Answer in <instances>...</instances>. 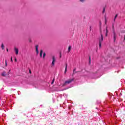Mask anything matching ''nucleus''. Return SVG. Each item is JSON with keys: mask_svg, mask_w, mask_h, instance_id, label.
I'll list each match as a JSON object with an SVG mask.
<instances>
[{"mask_svg": "<svg viewBox=\"0 0 125 125\" xmlns=\"http://www.w3.org/2000/svg\"><path fill=\"white\" fill-rule=\"evenodd\" d=\"M100 33L101 39H99V46L100 47H101V43L102 42H103V34H102V29H101V26L100 27Z\"/></svg>", "mask_w": 125, "mask_h": 125, "instance_id": "obj_1", "label": "nucleus"}, {"mask_svg": "<svg viewBox=\"0 0 125 125\" xmlns=\"http://www.w3.org/2000/svg\"><path fill=\"white\" fill-rule=\"evenodd\" d=\"M74 78H73L72 79H69L68 80L65 81L63 85L65 86V85H67V84H69V83H71L72 82H74Z\"/></svg>", "mask_w": 125, "mask_h": 125, "instance_id": "obj_2", "label": "nucleus"}, {"mask_svg": "<svg viewBox=\"0 0 125 125\" xmlns=\"http://www.w3.org/2000/svg\"><path fill=\"white\" fill-rule=\"evenodd\" d=\"M115 26H114V24L112 25V28L113 30V35H114V42H116V37H117V35L116 34V32H115V29H114Z\"/></svg>", "mask_w": 125, "mask_h": 125, "instance_id": "obj_3", "label": "nucleus"}, {"mask_svg": "<svg viewBox=\"0 0 125 125\" xmlns=\"http://www.w3.org/2000/svg\"><path fill=\"white\" fill-rule=\"evenodd\" d=\"M55 63V57H52V66H54Z\"/></svg>", "mask_w": 125, "mask_h": 125, "instance_id": "obj_4", "label": "nucleus"}, {"mask_svg": "<svg viewBox=\"0 0 125 125\" xmlns=\"http://www.w3.org/2000/svg\"><path fill=\"white\" fill-rule=\"evenodd\" d=\"M76 70H77V68H75L73 69V72L72 73V76H74V75H75V74H77V73H79V71H76Z\"/></svg>", "mask_w": 125, "mask_h": 125, "instance_id": "obj_5", "label": "nucleus"}, {"mask_svg": "<svg viewBox=\"0 0 125 125\" xmlns=\"http://www.w3.org/2000/svg\"><path fill=\"white\" fill-rule=\"evenodd\" d=\"M15 51L16 55H18V53L19 52V50L16 47H15Z\"/></svg>", "mask_w": 125, "mask_h": 125, "instance_id": "obj_6", "label": "nucleus"}, {"mask_svg": "<svg viewBox=\"0 0 125 125\" xmlns=\"http://www.w3.org/2000/svg\"><path fill=\"white\" fill-rule=\"evenodd\" d=\"M36 53L37 54H39V45H37L36 46Z\"/></svg>", "mask_w": 125, "mask_h": 125, "instance_id": "obj_7", "label": "nucleus"}, {"mask_svg": "<svg viewBox=\"0 0 125 125\" xmlns=\"http://www.w3.org/2000/svg\"><path fill=\"white\" fill-rule=\"evenodd\" d=\"M68 68V64L67 63L65 64V69L64 71V74H66L67 73V69Z\"/></svg>", "mask_w": 125, "mask_h": 125, "instance_id": "obj_8", "label": "nucleus"}, {"mask_svg": "<svg viewBox=\"0 0 125 125\" xmlns=\"http://www.w3.org/2000/svg\"><path fill=\"white\" fill-rule=\"evenodd\" d=\"M6 75L5 71H3L1 74V76H2V77H5Z\"/></svg>", "mask_w": 125, "mask_h": 125, "instance_id": "obj_9", "label": "nucleus"}, {"mask_svg": "<svg viewBox=\"0 0 125 125\" xmlns=\"http://www.w3.org/2000/svg\"><path fill=\"white\" fill-rule=\"evenodd\" d=\"M106 33L105 34V37H108V27H106Z\"/></svg>", "mask_w": 125, "mask_h": 125, "instance_id": "obj_10", "label": "nucleus"}, {"mask_svg": "<svg viewBox=\"0 0 125 125\" xmlns=\"http://www.w3.org/2000/svg\"><path fill=\"white\" fill-rule=\"evenodd\" d=\"M1 48H2V50H3L4 49V45H3V43H2L1 45Z\"/></svg>", "mask_w": 125, "mask_h": 125, "instance_id": "obj_11", "label": "nucleus"}, {"mask_svg": "<svg viewBox=\"0 0 125 125\" xmlns=\"http://www.w3.org/2000/svg\"><path fill=\"white\" fill-rule=\"evenodd\" d=\"M42 52H43L42 50H41L40 51V57H42Z\"/></svg>", "mask_w": 125, "mask_h": 125, "instance_id": "obj_12", "label": "nucleus"}, {"mask_svg": "<svg viewBox=\"0 0 125 125\" xmlns=\"http://www.w3.org/2000/svg\"><path fill=\"white\" fill-rule=\"evenodd\" d=\"M71 48H72V46H69L68 47V52L71 51Z\"/></svg>", "mask_w": 125, "mask_h": 125, "instance_id": "obj_13", "label": "nucleus"}, {"mask_svg": "<svg viewBox=\"0 0 125 125\" xmlns=\"http://www.w3.org/2000/svg\"><path fill=\"white\" fill-rule=\"evenodd\" d=\"M117 17H118V15H116L114 19V22L116 21V19H117Z\"/></svg>", "mask_w": 125, "mask_h": 125, "instance_id": "obj_14", "label": "nucleus"}, {"mask_svg": "<svg viewBox=\"0 0 125 125\" xmlns=\"http://www.w3.org/2000/svg\"><path fill=\"white\" fill-rule=\"evenodd\" d=\"M54 81H55V79L54 78L51 83V84H53V83H54Z\"/></svg>", "mask_w": 125, "mask_h": 125, "instance_id": "obj_15", "label": "nucleus"}, {"mask_svg": "<svg viewBox=\"0 0 125 125\" xmlns=\"http://www.w3.org/2000/svg\"><path fill=\"white\" fill-rule=\"evenodd\" d=\"M5 66H7V61H6V60H5Z\"/></svg>", "mask_w": 125, "mask_h": 125, "instance_id": "obj_16", "label": "nucleus"}, {"mask_svg": "<svg viewBox=\"0 0 125 125\" xmlns=\"http://www.w3.org/2000/svg\"><path fill=\"white\" fill-rule=\"evenodd\" d=\"M104 12H105V7L103 8V13H104Z\"/></svg>", "mask_w": 125, "mask_h": 125, "instance_id": "obj_17", "label": "nucleus"}, {"mask_svg": "<svg viewBox=\"0 0 125 125\" xmlns=\"http://www.w3.org/2000/svg\"><path fill=\"white\" fill-rule=\"evenodd\" d=\"M45 57V53H44L43 54V58H44Z\"/></svg>", "mask_w": 125, "mask_h": 125, "instance_id": "obj_18", "label": "nucleus"}, {"mask_svg": "<svg viewBox=\"0 0 125 125\" xmlns=\"http://www.w3.org/2000/svg\"><path fill=\"white\" fill-rule=\"evenodd\" d=\"M89 61H91V59L90 58V56H89Z\"/></svg>", "mask_w": 125, "mask_h": 125, "instance_id": "obj_19", "label": "nucleus"}, {"mask_svg": "<svg viewBox=\"0 0 125 125\" xmlns=\"http://www.w3.org/2000/svg\"><path fill=\"white\" fill-rule=\"evenodd\" d=\"M62 56V53H60V58H61Z\"/></svg>", "mask_w": 125, "mask_h": 125, "instance_id": "obj_20", "label": "nucleus"}, {"mask_svg": "<svg viewBox=\"0 0 125 125\" xmlns=\"http://www.w3.org/2000/svg\"><path fill=\"white\" fill-rule=\"evenodd\" d=\"M15 62H17V59H16V58H15Z\"/></svg>", "mask_w": 125, "mask_h": 125, "instance_id": "obj_21", "label": "nucleus"}, {"mask_svg": "<svg viewBox=\"0 0 125 125\" xmlns=\"http://www.w3.org/2000/svg\"><path fill=\"white\" fill-rule=\"evenodd\" d=\"M29 73L32 74V71H31V70H29Z\"/></svg>", "mask_w": 125, "mask_h": 125, "instance_id": "obj_22", "label": "nucleus"}, {"mask_svg": "<svg viewBox=\"0 0 125 125\" xmlns=\"http://www.w3.org/2000/svg\"><path fill=\"white\" fill-rule=\"evenodd\" d=\"M83 0H80V1H81V2H83Z\"/></svg>", "mask_w": 125, "mask_h": 125, "instance_id": "obj_23", "label": "nucleus"}, {"mask_svg": "<svg viewBox=\"0 0 125 125\" xmlns=\"http://www.w3.org/2000/svg\"><path fill=\"white\" fill-rule=\"evenodd\" d=\"M11 62H13V60H12V58H11Z\"/></svg>", "mask_w": 125, "mask_h": 125, "instance_id": "obj_24", "label": "nucleus"}, {"mask_svg": "<svg viewBox=\"0 0 125 125\" xmlns=\"http://www.w3.org/2000/svg\"><path fill=\"white\" fill-rule=\"evenodd\" d=\"M89 63L90 64L91 63V61H89Z\"/></svg>", "mask_w": 125, "mask_h": 125, "instance_id": "obj_25", "label": "nucleus"}, {"mask_svg": "<svg viewBox=\"0 0 125 125\" xmlns=\"http://www.w3.org/2000/svg\"><path fill=\"white\" fill-rule=\"evenodd\" d=\"M90 30L91 31V26H90Z\"/></svg>", "mask_w": 125, "mask_h": 125, "instance_id": "obj_26", "label": "nucleus"}, {"mask_svg": "<svg viewBox=\"0 0 125 125\" xmlns=\"http://www.w3.org/2000/svg\"><path fill=\"white\" fill-rule=\"evenodd\" d=\"M101 24H102V23H101V22L100 21V25H101Z\"/></svg>", "mask_w": 125, "mask_h": 125, "instance_id": "obj_27", "label": "nucleus"}, {"mask_svg": "<svg viewBox=\"0 0 125 125\" xmlns=\"http://www.w3.org/2000/svg\"><path fill=\"white\" fill-rule=\"evenodd\" d=\"M6 50H7V51H8V49L7 48V49H6Z\"/></svg>", "mask_w": 125, "mask_h": 125, "instance_id": "obj_28", "label": "nucleus"}]
</instances>
